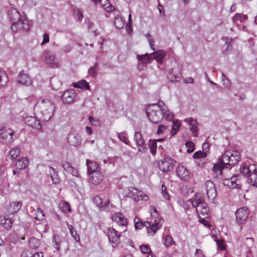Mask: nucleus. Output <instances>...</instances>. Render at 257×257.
<instances>
[{
  "label": "nucleus",
  "mask_w": 257,
  "mask_h": 257,
  "mask_svg": "<svg viewBox=\"0 0 257 257\" xmlns=\"http://www.w3.org/2000/svg\"><path fill=\"white\" fill-rule=\"evenodd\" d=\"M76 97L75 91L73 89L66 90L62 96V100L64 103H72Z\"/></svg>",
  "instance_id": "15"
},
{
  "label": "nucleus",
  "mask_w": 257,
  "mask_h": 257,
  "mask_svg": "<svg viewBox=\"0 0 257 257\" xmlns=\"http://www.w3.org/2000/svg\"><path fill=\"white\" fill-rule=\"evenodd\" d=\"M186 147L187 148V152L188 153H192L194 150V144L192 142H187L186 143Z\"/></svg>",
  "instance_id": "58"
},
{
  "label": "nucleus",
  "mask_w": 257,
  "mask_h": 257,
  "mask_svg": "<svg viewBox=\"0 0 257 257\" xmlns=\"http://www.w3.org/2000/svg\"><path fill=\"white\" fill-rule=\"evenodd\" d=\"M205 187L208 199L213 202L217 196V191L214 183L210 180L207 181Z\"/></svg>",
  "instance_id": "9"
},
{
  "label": "nucleus",
  "mask_w": 257,
  "mask_h": 257,
  "mask_svg": "<svg viewBox=\"0 0 257 257\" xmlns=\"http://www.w3.org/2000/svg\"><path fill=\"white\" fill-rule=\"evenodd\" d=\"M8 77L4 70L0 69V87L4 86L8 83Z\"/></svg>",
  "instance_id": "37"
},
{
  "label": "nucleus",
  "mask_w": 257,
  "mask_h": 257,
  "mask_svg": "<svg viewBox=\"0 0 257 257\" xmlns=\"http://www.w3.org/2000/svg\"><path fill=\"white\" fill-rule=\"evenodd\" d=\"M224 168H227L228 167L226 166L224 162L222 161V159H219L218 163L214 165L213 169L214 173L217 175H221L222 170Z\"/></svg>",
  "instance_id": "26"
},
{
  "label": "nucleus",
  "mask_w": 257,
  "mask_h": 257,
  "mask_svg": "<svg viewBox=\"0 0 257 257\" xmlns=\"http://www.w3.org/2000/svg\"><path fill=\"white\" fill-rule=\"evenodd\" d=\"M257 166L254 164H250L249 166L242 165L240 168V172L245 176H249L250 174L255 170Z\"/></svg>",
  "instance_id": "22"
},
{
  "label": "nucleus",
  "mask_w": 257,
  "mask_h": 257,
  "mask_svg": "<svg viewBox=\"0 0 257 257\" xmlns=\"http://www.w3.org/2000/svg\"><path fill=\"white\" fill-rule=\"evenodd\" d=\"M248 182L252 186L257 187V167L249 175Z\"/></svg>",
  "instance_id": "32"
},
{
  "label": "nucleus",
  "mask_w": 257,
  "mask_h": 257,
  "mask_svg": "<svg viewBox=\"0 0 257 257\" xmlns=\"http://www.w3.org/2000/svg\"><path fill=\"white\" fill-rule=\"evenodd\" d=\"M35 109L40 114V118L44 121H48L53 116L55 110L54 103L48 99L38 101L35 105Z\"/></svg>",
  "instance_id": "1"
},
{
  "label": "nucleus",
  "mask_w": 257,
  "mask_h": 257,
  "mask_svg": "<svg viewBox=\"0 0 257 257\" xmlns=\"http://www.w3.org/2000/svg\"><path fill=\"white\" fill-rule=\"evenodd\" d=\"M188 201H191L192 205L194 208H196L198 213L205 216L208 214L209 212V207L205 203L204 197L202 194L200 193H196L194 196L189 199Z\"/></svg>",
  "instance_id": "3"
},
{
  "label": "nucleus",
  "mask_w": 257,
  "mask_h": 257,
  "mask_svg": "<svg viewBox=\"0 0 257 257\" xmlns=\"http://www.w3.org/2000/svg\"><path fill=\"white\" fill-rule=\"evenodd\" d=\"M194 257H205L202 250L197 249L194 255Z\"/></svg>",
  "instance_id": "63"
},
{
  "label": "nucleus",
  "mask_w": 257,
  "mask_h": 257,
  "mask_svg": "<svg viewBox=\"0 0 257 257\" xmlns=\"http://www.w3.org/2000/svg\"><path fill=\"white\" fill-rule=\"evenodd\" d=\"M41 241L35 237H31L29 240V246L32 248H37L40 245Z\"/></svg>",
  "instance_id": "43"
},
{
  "label": "nucleus",
  "mask_w": 257,
  "mask_h": 257,
  "mask_svg": "<svg viewBox=\"0 0 257 257\" xmlns=\"http://www.w3.org/2000/svg\"><path fill=\"white\" fill-rule=\"evenodd\" d=\"M163 243L167 247L175 244L173 238L170 235H166L163 238Z\"/></svg>",
  "instance_id": "40"
},
{
  "label": "nucleus",
  "mask_w": 257,
  "mask_h": 257,
  "mask_svg": "<svg viewBox=\"0 0 257 257\" xmlns=\"http://www.w3.org/2000/svg\"><path fill=\"white\" fill-rule=\"evenodd\" d=\"M135 221V227L137 229H141L142 227L143 226V223L140 220V219L137 217L135 218L134 219Z\"/></svg>",
  "instance_id": "59"
},
{
  "label": "nucleus",
  "mask_w": 257,
  "mask_h": 257,
  "mask_svg": "<svg viewBox=\"0 0 257 257\" xmlns=\"http://www.w3.org/2000/svg\"><path fill=\"white\" fill-rule=\"evenodd\" d=\"M165 54L163 50H160L151 54V57L152 59H156L158 63H162Z\"/></svg>",
  "instance_id": "27"
},
{
  "label": "nucleus",
  "mask_w": 257,
  "mask_h": 257,
  "mask_svg": "<svg viewBox=\"0 0 257 257\" xmlns=\"http://www.w3.org/2000/svg\"><path fill=\"white\" fill-rule=\"evenodd\" d=\"M35 219L38 220H42L45 218V214L44 211L40 208H38L36 211Z\"/></svg>",
  "instance_id": "48"
},
{
  "label": "nucleus",
  "mask_w": 257,
  "mask_h": 257,
  "mask_svg": "<svg viewBox=\"0 0 257 257\" xmlns=\"http://www.w3.org/2000/svg\"><path fill=\"white\" fill-rule=\"evenodd\" d=\"M235 21H239L242 22L244 21L247 19V16L245 15H241L240 14H236L233 18Z\"/></svg>",
  "instance_id": "52"
},
{
  "label": "nucleus",
  "mask_w": 257,
  "mask_h": 257,
  "mask_svg": "<svg viewBox=\"0 0 257 257\" xmlns=\"http://www.w3.org/2000/svg\"><path fill=\"white\" fill-rule=\"evenodd\" d=\"M140 248L143 253L147 254L152 252L151 249L148 245H141Z\"/></svg>",
  "instance_id": "54"
},
{
  "label": "nucleus",
  "mask_w": 257,
  "mask_h": 257,
  "mask_svg": "<svg viewBox=\"0 0 257 257\" xmlns=\"http://www.w3.org/2000/svg\"><path fill=\"white\" fill-rule=\"evenodd\" d=\"M68 228L72 237L75 239L76 241L79 242L80 240V237L77 232L76 230L72 225H68Z\"/></svg>",
  "instance_id": "45"
},
{
  "label": "nucleus",
  "mask_w": 257,
  "mask_h": 257,
  "mask_svg": "<svg viewBox=\"0 0 257 257\" xmlns=\"http://www.w3.org/2000/svg\"><path fill=\"white\" fill-rule=\"evenodd\" d=\"M0 137L9 144L12 143L16 139L14 136V131L11 129L7 130L5 127L0 129Z\"/></svg>",
  "instance_id": "10"
},
{
  "label": "nucleus",
  "mask_w": 257,
  "mask_h": 257,
  "mask_svg": "<svg viewBox=\"0 0 257 257\" xmlns=\"http://www.w3.org/2000/svg\"><path fill=\"white\" fill-rule=\"evenodd\" d=\"M161 103L162 100H159L157 103L150 104L146 108L148 117L154 123L160 122L163 118Z\"/></svg>",
  "instance_id": "2"
},
{
  "label": "nucleus",
  "mask_w": 257,
  "mask_h": 257,
  "mask_svg": "<svg viewBox=\"0 0 257 257\" xmlns=\"http://www.w3.org/2000/svg\"><path fill=\"white\" fill-rule=\"evenodd\" d=\"M93 202L96 205V206L98 207L99 208L100 207L102 203V199L99 196H95L93 198Z\"/></svg>",
  "instance_id": "57"
},
{
  "label": "nucleus",
  "mask_w": 257,
  "mask_h": 257,
  "mask_svg": "<svg viewBox=\"0 0 257 257\" xmlns=\"http://www.w3.org/2000/svg\"><path fill=\"white\" fill-rule=\"evenodd\" d=\"M137 58L141 62L145 64H147L150 62L152 58L151 55L150 56L148 53H146L145 54L142 55H138Z\"/></svg>",
  "instance_id": "42"
},
{
  "label": "nucleus",
  "mask_w": 257,
  "mask_h": 257,
  "mask_svg": "<svg viewBox=\"0 0 257 257\" xmlns=\"http://www.w3.org/2000/svg\"><path fill=\"white\" fill-rule=\"evenodd\" d=\"M161 227V225H159V224L157 222L156 220H155L154 222L151 225V226L148 228L147 230L149 235L153 236Z\"/></svg>",
  "instance_id": "33"
},
{
  "label": "nucleus",
  "mask_w": 257,
  "mask_h": 257,
  "mask_svg": "<svg viewBox=\"0 0 257 257\" xmlns=\"http://www.w3.org/2000/svg\"><path fill=\"white\" fill-rule=\"evenodd\" d=\"M169 78L172 82L177 80L178 79L180 78V76L178 74H174V69H172L169 73Z\"/></svg>",
  "instance_id": "56"
},
{
  "label": "nucleus",
  "mask_w": 257,
  "mask_h": 257,
  "mask_svg": "<svg viewBox=\"0 0 257 257\" xmlns=\"http://www.w3.org/2000/svg\"><path fill=\"white\" fill-rule=\"evenodd\" d=\"M207 156V153L204 151H198L195 152L193 155V157L194 159H200L205 158Z\"/></svg>",
  "instance_id": "53"
},
{
  "label": "nucleus",
  "mask_w": 257,
  "mask_h": 257,
  "mask_svg": "<svg viewBox=\"0 0 257 257\" xmlns=\"http://www.w3.org/2000/svg\"><path fill=\"white\" fill-rule=\"evenodd\" d=\"M167 128V126L163 124H160L158 126V128L157 131V135L163 134L164 131Z\"/></svg>",
  "instance_id": "61"
},
{
  "label": "nucleus",
  "mask_w": 257,
  "mask_h": 257,
  "mask_svg": "<svg viewBox=\"0 0 257 257\" xmlns=\"http://www.w3.org/2000/svg\"><path fill=\"white\" fill-rule=\"evenodd\" d=\"M150 152L153 155H155L157 150V144L156 141H150L149 145Z\"/></svg>",
  "instance_id": "50"
},
{
  "label": "nucleus",
  "mask_w": 257,
  "mask_h": 257,
  "mask_svg": "<svg viewBox=\"0 0 257 257\" xmlns=\"http://www.w3.org/2000/svg\"><path fill=\"white\" fill-rule=\"evenodd\" d=\"M177 176L182 180L188 181L190 179V176L188 171L183 166H179L176 170Z\"/></svg>",
  "instance_id": "19"
},
{
  "label": "nucleus",
  "mask_w": 257,
  "mask_h": 257,
  "mask_svg": "<svg viewBox=\"0 0 257 257\" xmlns=\"http://www.w3.org/2000/svg\"><path fill=\"white\" fill-rule=\"evenodd\" d=\"M238 177V176L236 175L232 176L229 179L224 178L223 179L222 184L230 188H239L241 184Z\"/></svg>",
  "instance_id": "11"
},
{
  "label": "nucleus",
  "mask_w": 257,
  "mask_h": 257,
  "mask_svg": "<svg viewBox=\"0 0 257 257\" xmlns=\"http://www.w3.org/2000/svg\"><path fill=\"white\" fill-rule=\"evenodd\" d=\"M45 62L51 67H55L58 65V61L55 54L50 51H46L44 54Z\"/></svg>",
  "instance_id": "8"
},
{
  "label": "nucleus",
  "mask_w": 257,
  "mask_h": 257,
  "mask_svg": "<svg viewBox=\"0 0 257 257\" xmlns=\"http://www.w3.org/2000/svg\"><path fill=\"white\" fill-rule=\"evenodd\" d=\"M113 206V204L110 203L109 200H107L103 204H101L99 209L101 211L108 212Z\"/></svg>",
  "instance_id": "44"
},
{
  "label": "nucleus",
  "mask_w": 257,
  "mask_h": 257,
  "mask_svg": "<svg viewBox=\"0 0 257 257\" xmlns=\"http://www.w3.org/2000/svg\"><path fill=\"white\" fill-rule=\"evenodd\" d=\"M248 215L247 208L246 207L240 208L235 212L236 221L238 224H242Z\"/></svg>",
  "instance_id": "12"
},
{
  "label": "nucleus",
  "mask_w": 257,
  "mask_h": 257,
  "mask_svg": "<svg viewBox=\"0 0 257 257\" xmlns=\"http://www.w3.org/2000/svg\"><path fill=\"white\" fill-rule=\"evenodd\" d=\"M22 206L21 201H13L10 203L7 207L8 212L9 214H12L19 211Z\"/></svg>",
  "instance_id": "20"
},
{
  "label": "nucleus",
  "mask_w": 257,
  "mask_h": 257,
  "mask_svg": "<svg viewBox=\"0 0 257 257\" xmlns=\"http://www.w3.org/2000/svg\"><path fill=\"white\" fill-rule=\"evenodd\" d=\"M68 142L72 146H78L81 143L80 137L78 134H69L68 136Z\"/></svg>",
  "instance_id": "21"
},
{
  "label": "nucleus",
  "mask_w": 257,
  "mask_h": 257,
  "mask_svg": "<svg viewBox=\"0 0 257 257\" xmlns=\"http://www.w3.org/2000/svg\"><path fill=\"white\" fill-rule=\"evenodd\" d=\"M162 114L163 115V117H164L165 119L167 120L171 121L172 120L174 117V115L173 112L170 111L167 107V105L165 104L164 102L162 100Z\"/></svg>",
  "instance_id": "23"
},
{
  "label": "nucleus",
  "mask_w": 257,
  "mask_h": 257,
  "mask_svg": "<svg viewBox=\"0 0 257 257\" xmlns=\"http://www.w3.org/2000/svg\"><path fill=\"white\" fill-rule=\"evenodd\" d=\"M13 222L11 219L8 218H6L5 216H0V224L4 228L9 230L12 226Z\"/></svg>",
  "instance_id": "30"
},
{
  "label": "nucleus",
  "mask_w": 257,
  "mask_h": 257,
  "mask_svg": "<svg viewBox=\"0 0 257 257\" xmlns=\"http://www.w3.org/2000/svg\"><path fill=\"white\" fill-rule=\"evenodd\" d=\"M175 162V160L172 158L165 157L163 160L159 161L158 167L164 172H169L173 169Z\"/></svg>",
  "instance_id": "6"
},
{
  "label": "nucleus",
  "mask_w": 257,
  "mask_h": 257,
  "mask_svg": "<svg viewBox=\"0 0 257 257\" xmlns=\"http://www.w3.org/2000/svg\"><path fill=\"white\" fill-rule=\"evenodd\" d=\"M13 32H27L30 29V25L28 21L25 17H23L17 22H13L11 26Z\"/></svg>",
  "instance_id": "5"
},
{
  "label": "nucleus",
  "mask_w": 257,
  "mask_h": 257,
  "mask_svg": "<svg viewBox=\"0 0 257 257\" xmlns=\"http://www.w3.org/2000/svg\"><path fill=\"white\" fill-rule=\"evenodd\" d=\"M98 64L96 63L93 66L91 67L88 69V74L93 77H96L97 76L96 68L98 66Z\"/></svg>",
  "instance_id": "51"
},
{
  "label": "nucleus",
  "mask_w": 257,
  "mask_h": 257,
  "mask_svg": "<svg viewBox=\"0 0 257 257\" xmlns=\"http://www.w3.org/2000/svg\"><path fill=\"white\" fill-rule=\"evenodd\" d=\"M117 136L119 140L125 145L130 146L131 142L128 140V137L126 132L123 131L121 133H117Z\"/></svg>",
  "instance_id": "34"
},
{
  "label": "nucleus",
  "mask_w": 257,
  "mask_h": 257,
  "mask_svg": "<svg viewBox=\"0 0 257 257\" xmlns=\"http://www.w3.org/2000/svg\"><path fill=\"white\" fill-rule=\"evenodd\" d=\"M60 207L63 212L67 213L71 210L70 206L69 204L65 201H63L60 204Z\"/></svg>",
  "instance_id": "49"
},
{
  "label": "nucleus",
  "mask_w": 257,
  "mask_h": 257,
  "mask_svg": "<svg viewBox=\"0 0 257 257\" xmlns=\"http://www.w3.org/2000/svg\"><path fill=\"white\" fill-rule=\"evenodd\" d=\"M49 36L47 33H44L43 35V41L41 43V45L48 43L49 42Z\"/></svg>",
  "instance_id": "62"
},
{
  "label": "nucleus",
  "mask_w": 257,
  "mask_h": 257,
  "mask_svg": "<svg viewBox=\"0 0 257 257\" xmlns=\"http://www.w3.org/2000/svg\"><path fill=\"white\" fill-rule=\"evenodd\" d=\"M134 139L137 146L138 147V151L141 153L144 152L147 148L141 133L138 132H135Z\"/></svg>",
  "instance_id": "13"
},
{
  "label": "nucleus",
  "mask_w": 257,
  "mask_h": 257,
  "mask_svg": "<svg viewBox=\"0 0 257 257\" xmlns=\"http://www.w3.org/2000/svg\"><path fill=\"white\" fill-rule=\"evenodd\" d=\"M86 165L87 166L88 173L89 175L96 171L98 167V165L96 162L90 161L89 160H87Z\"/></svg>",
  "instance_id": "31"
},
{
  "label": "nucleus",
  "mask_w": 257,
  "mask_h": 257,
  "mask_svg": "<svg viewBox=\"0 0 257 257\" xmlns=\"http://www.w3.org/2000/svg\"><path fill=\"white\" fill-rule=\"evenodd\" d=\"M73 86L76 88H79L81 89H85L88 90L90 86L88 83L84 80L80 81L77 83H74Z\"/></svg>",
  "instance_id": "38"
},
{
  "label": "nucleus",
  "mask_w": 257,
  "mask_h": 257,
  "mask_svg": "<svg viewBox=\"0 0 257 257\" xmlns=\"http://www.w3.org/2000/svg\"><path fill=\"white\" fill-rule=\"evenodd\" d=\"M107 236L110 243L113 247L116 246L120 242V234L116 230L112 227H109L107 229Z\"/></svg>",
  "instance_id": "7"
},
{
  "label": "nucleus",
  "mask_w": 257,
  "mask_h": 257,
  "mask_svg": "<svg viewBox=\"0 0 257 257\" xmlns=\"http://www.w3.org/2000/svg\"><path fill=\"white\" fill-rule=\"evenodd\" d=\"M111 219L118 225L121 226H126L127 224L126 218L121 213L117 212L111 215Z\"/></svg>",
  "instance_id": "16"
},
{
  "label": "nucleus",
  "mask_w": 257,
  "mask_h": 257,
  "mask_svg": "<svg viewBox=\"0 0 257 257\" xmlns=\"http://www.w3.org/2000/svg\"><path fill=\"white\" fill-rule=\"evenodd\" d=\"M62 167L65 171L71 174L73 176L78 177L79 173L77 169L71 166L70 163L65 162L62 164Z\"/></svg>",
  "instance_id": "24"
},
{
  "label": "nucleus",
  "mask_w": 257,
  "mask_h": 257,
  "mask_svg": "<svg viewBox=\"0 0 257 257\" xmlns=\"http://www.w3.org/2000/svg\"><path fill=\"white\" fill-rule=\"evenodd\" d=\"M184 121L186 122L190 126V129L194 137L198 136V124L197 120L194 119L192 117L186 118L184 119Z\"/></svg>",
  "instance_id": "17"
},
{
  "label": "nucleus",
  "mask_w": 257,
  "mask_h": 257,
  "mask_svg": "<svg viewBox=\"0 0 257 257\" xmlns=\"http://www.w3.org/2000/svg\"><path fill=\"white\" fill-rule=\"evenodd\" d=\"M162 194L165 199H169V195L168 193L167 188L164 185H162Z\"/></svg>",
  "instance_id": "60"
},
{
  "label": "nucleus",
  "mask_w": 257,
  "mask_h": 257,
  "mask_svg": "<svg viewBox=\"0 0 257 257\" xmlns=\"http://www.w3.org/2000/svg\"><path fill=\"white\" fill-rule=\"evenodd\" d=\"M138 201L140 200L147 201L149 199V197L144 192L139 190L138 192Z\"/></svg>",
  "instance_id": "55"
},
{
  "label": "nucleus",
  "mask_w": 257,
  "mask_h": 257,
  "mask_svg": "<svg viewBox=\"0 0 257 257\" xmlns=\"http://www.w3.org/2000/svg\"><path fill=\"white\" fill-rule=\"evenodd\" d=\"M17 82L23 85H29L31 84L32 80L30 76L25 73L24 70H22L20 72L18 75Z\"/></svg>",
  "instance_id": "18"
},
{
  "label": "nucleus",
  "mask_w": 257,
  "mask_h": 257,
  "mask_svg": "<svg viewBox=\"0 0 257 257\" xmlns=\"http://www.w3.org/2000/svg\"><path fill=\"white\" fill-rule=\"evenodd\" d=\"M32 254L31 252L29 250H24L22 253V257H31Z\"/></svg>",
  "instance_id": "64"
},
{
  "label": "nucleus",
  "mask_w": 257,
  "mask_h": 257,
  "mask_svg": "<svg viewBox=\"0 0 257 257\" xmlns=\"http://www.w3.org/2000/svg\"><path fill=\"white\" fill-rule=\"evenodd\" d=\"M8 15L9 19L10 21L12 22V23L13 22L18 21L23 18L21 14L16 9L14 8H12L11 10H10Z\"/></svg>",
  "instance_id": "25"
},
{
  "label": "nucleus",
  "mask_w": 257,
  "mask_h": 257,
  "mask_svg": "<svg viewBox=\"0 0 257 257\" xmlns=\"http://www.w3.org/2000/svg\"><path fill=\"white\" fill-rule=\"evenodd\" d=\"M138 191L139 190L136 188L133 187H129L127 189V194L126 195L127 197L131 198L136 201H138Z\"/></svg>",
  "instance_id": "35"
},
{
  "label": "nucleus",
  "mask_w": 257,
  "mask_h": 257,
  "mask_svg": "<svg viewBox=\"0 0 257 257\" xmlns=\"http://www.w3.org/2000/svg\"><path fill=\"white\" fill-rule=\"evenodd\" d=\"M20 149L19 147H17L10 150L9 151V155L12 159H16L20 154Z\"/></svg>",
  "instance_id": "46"
},
{
  "label": "nucleus",
  "mask_w": 257,
  "mask_h": 257,
  "mask_svg": "<svg viewBox=\"0 0 257 257\" xmlns=\"http://www.w3.org/2000/svg\"><path fill=\"white\" fill-rule=\"evenodd\" d=\"M49 168V172L53 183L55 184H58L60 182L61 179L58 175V172L51 166H50Z\"/></svg>",
  "instance_id": "28"
},
{
  "label": "nucleus",
  "mask_w": 257,
  "mask_h": 257,
  "mask_svg": "<svg viewBox=\"0 0 257 257\" xmlns=\"http://www.w3.org/2000/svg\"><path fill=\"white\" fill-rule=\"evenodd\" d=\"M29 164L28 159L26 157L18 159L15 163V166L19 170L25 169Z\"/></svg>",
  "instance_id": "29"
},
{
  "label": "nucleus",
  "mask_w": 257,
  "mask_h": 257,
  "mask_svg": "<svg viewBox=\"0 0 257 257\" xmlns=\"http://www.w3.org/2000/svg\"><path fill=\"white\" fill-rule=\"evenodd\" d=\"M222 161L226 166L236 165L240 159L239 153L236 151H226L222 156Z\"/></svg>",
  "instance_id": "4"
},
{
  "label": "nucleus",
  "mask_w": 257,
  "mask_h": 257,
  "mask_svg": "<svg viewBox=\"0 0 257 257\" xmlns=\"http://www.w3.org/2000/svg\"><path fill=\"white\" fill-rule=\"evenodd\" d=\"M114 25L118 29H121L123 27L124 23L122 18L120 16H116L115 18Z\"/></svg>",
  "instance_id": "41"
},
{
  "label": "nucleus",
  "mask_w": 257,
  "mask_h": 257,
  "mask_svg": "<svg viewBox=\"0 0 257 257\" xmlns=\"http://www.w3.org/2000/svg\"><path fill=\"white\" fill-rule=\"evenodd\" d=\"M23 120L27 125L33 128L39 130L42 127L40 120L34 116H26L23 118Z\"/></svg>",
  "instance_id": "14"
},
{
  "label": "nucleus",
  "mask_w": 257,
  "mask_h": 257,
  "mask_svg": "<svg viewBox=\"0 0 257 257\" xmlns=\"http://www.w3.org/2000/svg\"><path fill=\"white\" fill-rule=\"evenodd\" d=\"M232 40L230 38H226L225 40V43L224 45L222 47V51L223 53H226L229 48V46L232 43Z\"/></svg>",
  "instance_id": "47"
},
{
  "label": "nucleus",
  "mask_w": 257,
  "mask_h": 257,
  "mask_svg": "<svg viewBox=\"0 0 257 257\" xmlns=\"http://www.w3.org/2000/svg\"><path fill=\"white\" fill-rule=\"evenodd\" d=\"M62 243L61 237L58 235H55L52 238V243L54 247L59 251L60 249L61 244Z\"/></svg>",
  "instance_id": "36"
},
{
  "label": "nucleus",
  "mask_w": 257,
  "mask_h": 257,
  "mask_svg": "<svg viewBox=\"0 0 257 257\" xmlns=\"http://www.w3.org/2000/svg\"><path fill=\"white\" fill-rule=\"evenodd\" d=\"M181 126V123L179 119L174 120L173 121V126L171 132V136H174L179 131Z\"/></svg>",
  "instance_id": "39"
}]
</instances>
